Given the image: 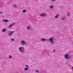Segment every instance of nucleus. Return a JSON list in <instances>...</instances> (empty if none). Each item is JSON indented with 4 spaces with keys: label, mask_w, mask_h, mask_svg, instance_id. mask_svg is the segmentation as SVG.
<instances>
[{
    "label": "nucleus",
    "mask_w": 73,
    "mask_h": 73,
    "mask_svg": "<svg viewBox=\"0 0 73 73\" xmlns=\"http://www.w3.org/2000/svg\"><path fill=\"white\" fill-rule=\"evenodd\" d=\"M19 51L21 53H24L25 52V49L23 47H20L18 48Z\"/></svg>",
    "instance_id": "f257e3e1"
},
{
    "label": "nucleus",
    "mask_w": 73,
    "mask_h": 73,
    "mask_svg": "<svg viewBox=\"0 0 73 73\" xmlns=\"http://www.w3.org/2000/svg\"><path fill=\"white\" fill-rule=\"evenodd\" d=\"M46 40H47V41H50L52 44L54 45V42H53V38L51 37L49 39H46Z\"/></svg>",
    "instance_id": "f03ea898"
},
{
    "label": "nucleus",
    "mask_w": 73,
    "mask_h": 73,
    "mask_svg": "<svg viewBox=\"0 0 73 73\" xmlns=\"http://www.w3.org/2000/svg\"><path fill=\"white\" fill-rule=\"evenodd\" d=\"M64 57L65 58H66V59L70 58V56L69 54H65L64 56Z\"/></svg>",
    "instance_id": "7ed1b4c3"
},
{
    "label": "nucleus",
    "mask_w": 73,
    "mask_h": 73,
    "mask_svg": "<svg viewBox=\"0 0 73 73\" xmlns=\"http://www.w3.org/2000/svg\"><path fill=\"white\" fill-rule=\"evenodd\" d=\"M40 16L41 17H43L44 16H46V13H43L40 14Z\"/></svg>",
    "instance_id": "20e7f679"
},
{
    "label": "nucleus",
    "mask_w": 73,
    "mask_h": 73,
    "mask_svg": "<svg viewBox=\"0 0 73 73\" xmlns=\"http://www.w3.org/2000/svg\"><path fill=\"white\" fill-rule=\"evenodd\" d=\"M21 43L22 45H24V44H26V42H25L24 40H22L21 41Z\"/></svg>",
    "instance_id": "39448f33"
},
{
    "label": "nucleus",
    "mask_w": 73,
    "mask_h": 73,
    "mask_svg": "<svg viewBox=\"0 0 73 73\" xmlns=\"http://www.w3.org/2000/svg\"><path fill=\"white\" fill-rule=\"evenodd\" d=\"M15 24H16V23H13L12 24H11V25H9L8 27V28H11V27H12V26H13V25H15Z\"/></svg>",
    "instance_id": "423d86ee"
},
{
    "label": "nucleus",
    "mask_w": 73,
    "mask_h": 73,
    "mask_svg": "<svg viewBox=\"0 0 73 73\" xmlns=\"http://www.w3.org/2000/svg\"><path fill=\"white\" fill-rule=\"evenodd\" d=\"M13 33V32H11L9 33H8V36H11Z\"/></svg>",
    "instance_id": "0eeeda50"
},
{
    "label": "nucleus",
    "mask_w": 73,
    "mask_h": 73,
    "mask_svg": "<svg viewBox=\"0 0 73 73\" xmlns=\"http://www.w3.org/2000/svg\"><path fill=\"white\" fill-rule=\"evenodd\" d=\"M46 40V39L45 38H42L41 39V41H45Z\"/></svg>",
    "instance_id": "6e6552de"
},
{
    "label": "nucleus",
    "mask_w": 73,
    "mask_h": 73,
    "mask_svg": "<svg viewBox=\"0 0 73 73\" xmlns=\"http://www.w3.org/2000/svg\"><path fill=\"white\" fill-rule=\"evenodd\" d=\"M24 70L25 71H27L28 70H29V69L28 68H24Z\"/></svg>",
    "instance_id": "1a4fd4ad"
},
{
    "label": "nucleus",
    "mask_w": 73,
    "mask_h": 73,
    "mask_svg": "<svg viewBox=\"0 0 73 73\" xmlns=\"http://www.w3.org/2000/svg\"><path fill=\"white\" fill-rule=\"evenodd\" d=\"M58 16H59V15L57 14L55 17L54 18L55 19H57V18H58Z\"/></svg>",
    "instance_id": "9d476101"
},
{
    "label": "nucleus",
    "mask_w": 73,
    "mask_h": 73,
    "mask_svg": "<svg viewBox=\"0 0 73 73\" xmlns=\"http://www.w3.org/2000/svg\"><path fill=\"white\" fill-rule=\"evenodd\" d=\"M31 28V26H27V29L28 30H29V29L30 28Z\"/></svg>",
    "instance_id": "9b49d317"
},
{
    "label": "nucleus",
    "mask_w": 73,
    "mask_h": 73,
    "mask_svg": "<svg viewBox=\"0 0 73 73\" xmlns=\"http://www.w3.org/2000/svg\"><path fill=\"white\" fill-rule=\"evenodd\" d=\"M6 31V29L5 28H3L2 30V31L3 32H5Z\"/></svg>",
    "instance_id": "f8f14e48"
},
{
    "label": "nucleus",
    "mask_w": 73,
    "mask_h": 73,
    "mask_svg": "<svg viewBox=\"0 0 73 73\" xmlns=\"http://www.w3.org/2000/svg\"><path fill=\"white\" fill-rule=\"evenodd\" d=\"M9 59H12V56L11 55H9Z\"/></svg>",
    "instance_id": "ddd939ff"
},
{
    "label": "nucleus",
    "mask_w": 73,
    "mask_h": 73,
    "mask_svg": "<svg viewBox=\"0 0 73 73\" xmlns=\"http://www.w3.org/2000/svg\"><path fill=\"white\" fill-rule=\"evenodd\" d=\"M3 22H8V20H3Z\"/></svg>",
    "instance_id": "4468645a"
},
{
    "label": "nucleus",
    "mask_w": 73,
    "mask_h": 73,
    "mask_svg": "<svg viewBox=\"0 0 73 73\" xmlns=\"http://www.w3.org/2000/svg\"><path fill=\"white\" fill-rule=\"evenodd\" d=\"M27 12V10H23L22 11L23 13H25Z\"/></svg>",
    "instance_id": "2eb2a0df"
},
{
    "label": "nucleus",
    "mask_w": 73,
    "mask_h": 73,
    "mask_svg": "<svg viewBox=\"0 0 73 73\" xmlns=\"http://www.w3.org/2000/svg\"><path fill=\"white\" fill-rule=\"evenodd\" d=\"M61 20H65V17H61Z\"/></svg>",
    "instance_id": "dca6fc26"
},
{
    "label": "nucleus",
    "mask_w": 73,
    "mask_h": 73,
    "mask_svg": "<svg viewBox=\"0 0 73 73\" xmlns=\"http://www.w3.org/2000/svg\"><path fill=\"white\" fill-rule=\"evenodd\" d=\"M13 6L14 7V8H17V5L14 4L13 5Z\"/></svg>",
    "instance_id": "f3484780"
},
{
    "label": "nucleus",
    "mask_w": 73,
    "mask_h": 73,
    "mask_svg": "<svg viewBox=\"0 0 73 73\" xmlns=\"http://www.w3.org/2000/svg\"><path fill=\"white\" fill-rule=\"evenodd\" d=\"M50 8L51 9H52L53 8V5H51L50 6Z\"/></svg>",
    "instance_id": "a211bd4d"
},
{
    "label": "nucleus",
    "mask_w": 73,
    "mask_h": 73,
    "mask_svg": "<svg viewBox=\"0 0 73 73\" xmlns=\"http://www.w3.org/2000/svg\"><path fill=\"white\" fill-rule=\"evenodd\" d=\"M70 14V13H68L67 14V16H69Z\"/></svg>",
    "instance_id": "6ab92c4d"
},
{
    "label": "nucleus",
    "mask_w": 73,
    "mask_h": 73,
    "mask_svg": "<svg viewBox=\"0 0 73 73\" xmlns=\"http://www.w3.org/2000/svg\"><path fill=\"white\" fill-rule=\"evenodd\" d=\"M26 68H29V66H28L26 65Z\"/></svg>",
    "instance_id": "aec40b11"
},
{
    "label": "nucleus",
    "mask_w": 73,
    "mask_h": 73,
    "mask_svg": "<svg viewBox=\"0 0 73 73\" xmlns=\"http://www.w3.org/2000/svg\"><path fill=\"white\" fill-rule=\"evenodd\" d=\"M11 40L12 41H13L14 39H11Z\"/></svg>",
    "instance_id": "412c9836"
},
{
    "label": "nucleus",
    "mask_w": 73,
    "mask_h": 73,
    "mask_svg": "<svg viewBox=\"0 0 73 73\" xmlns=\"http://www.w3.org/2000/svg\"><path fill=\"white\" fill-rule=\"evenodd\" d=\"M35 72H36V73H38V70H35Z\"/></svg>",
    "instance_id": "4be33fe9"
},
{
    "label": "nucleus",
    "mask_w": 73,
    "mask_h": 73,
    "mask_svg": "<svg viewBox=\"0 0 73 73\" xmlns=\"http://www.w3.org/2000/svg\"><path fill=\"white\" fill-rule=\"evenodd\" d=\"M56 0H52V1H54Z\"/></svg>",
    "instance_id": "5701e85b"
},
{
    "label": "nucleus",
    "mask_w": 73,
    "mask_h": 73,
    "mask_svg": "<svg viewBox=\"0 0 73 73\" xmlns=\"http://www.w3.org/2000/svg\"><path fill=\"white\" fill-rule=\"evenodd\" d=\"M53 51L54 52H55V50H53Z\"/></svg>",
    "instance_id": "b1692460"
},
{
    "label": "nucleus",
    "mask_w": 73,
    "mask_h": 73,
    "mask_svg": "<svg viewBox=\"0 0 73 73\" xmlns=\"http://www.w3.org/2000/svg\"><path fill=\"white\" fill-rule=\"evenodd\" d=\"M0 14L2 13V12H0Z\"/></svg>",
    "instance_id": "393cba45"
}]
</instances>
